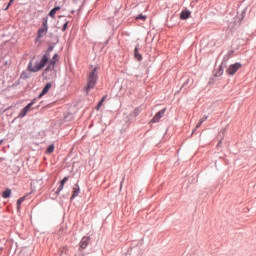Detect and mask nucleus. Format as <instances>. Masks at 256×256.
<instances>
[{
    "label": "nucleus",
    "instance_id": "8",
    "mask_svg": "<svg viewBox=\"0 0 256 256\" xmlns=\"http://www.w3.org/2000/svg\"><path fill=\"white\" fill-rule=\"evenodd\" d=\"M189 17H191V12L189 10H184L181 12L180 14V19H189Z\"/></svg>",
    "mask_w": 256,
    "mask_h": 256
},
{
    "label": "nucleus",
    "instance_id": "27",
    "mask_svg": "<svg viewBox=\"0 0 256 256\" xmlns=\"http://www.w3.org/2000/svg\"><path fill=\"white\" fill-rule=\"evenodd\" d=\"M9 7H11V2H9V4L7 5V7L5 8V11H7V9H9Z\"/></svg>",
    "mask_w": 256,
    "mask_h": 256
},
{
    "label": "nucleus",
    "instance_id": "18",
    "mask_svg": "<svg viewBox=\"0 0 256 256\" xmlns=\"http://www.w3.org/2000/svg\"><path fill=\"white\" fill-rule=\"evenodd\" d=\"M136 19H141L142 21H145V19H147V16L140 14V15L136 16Z\"/></svg>",
    "mask_w": 256,
    "mask_h": 256
},
{
    "label": "nucleus",
    "instance_id": "12",
    "mask_svg": "<svg viewBox=\"0 0 256 256\" xmlns=\"http://www.w3.org/2000/svg\"><path fill=\"white\" fill-rule=\"evenodd\" d=\"M134 56H135V58H136L138 61H141V59H143V57L141 56V54H139V47H138V46L135 47Z\"/></svg>",
    "mask_w": 256,
    "mask_h": 256
},
{
    "label": "nucleus",
    "instance_id": "14",
    "mask_svg": "<svg viewBox=\"0 0 256 256\" xmlns=\"http://www.w3.org/2000/svg\"><path fill=\"white\" fill-rule=\"evenodd\" d=\"M105 101V96L99 101V103L96 106V110L99 111L101 107H103V102Z\"/></svg>",
    "mask_w": 256,
    "mask_h": 256
},
{
    "label": "nucleus",
    "instance_id": "19",
    "mask_svg": "<svg viewBox=\"0 0 256 256\" xmlns=\"http://www.w3.org/2000/svg\"><path fill=\"white\" fill-rule=\"evenodd\" d=\"M67 181H69V177H64V178L61 180L60 184L65 185V183H67Z\"/></svg>",
    "mask_w": 256,
    "mask_h": 256
},
{
    "label": "nucleus",
    "instance_id": "28",
    "mask_svg": "<svg viewBox=\"0 0 256 256\" xmlns=\"http://www.w3.org/2000/svg\"><path fill=\"white\" fill-rule=\"evenodd\" d=\"M123 181H125V178L122 179V182H121V187H123Z\"/></svg>",
    "mask_w": 256,
    "mask_h": 256
},
{
    "label": "nucleus",
    "instance_id": "7",
    "mask_svg": "<svg viewBox=\"0 0 256 256\" xmlns=\"http://www.w3.org/2000/svg\"><path fill=\"white\" fill-rule=\"evenodd\" d=\"M51 87H53V84L47 83L45 85V87L43 88L42 92L39 94L38 99H41V97H43V95H47V93H49V89H51Z\"/></svg>",
    "mask_w": 256,
    "mask_h": 256
},
{
    "label": "nucleus",
    "instance_id": "10",
    "mask_svg": "<svg viewBox=\"0 0 256 256\" xmlns=\"http://www.w3.org/2000/svg\"><path fill=\"white\" fill-rule=\"evenodd\" d=\"M61 9V7L56 6L54 7L50 12H49V17H52V19L55 18V15L57 13V11H59Z\"/></svg>",
    "mask_w": 256,
    "mask_h": 256
},
{
    "label": "nucleus",
    "instance_id": "20",
    "mask_svg": "<svg viewBox=\"0 0 256 256\" xmlns=\"http://www.w3.org/2000/svg\"><path fill=\"white\" fill-rule=\"evenodd\" d=\"M209 119V116H205L204 118L200 119V123H205Z\"/></svg>",
    "mask_w": 256,
    "mask_h": 256
},
{
    "label": "nucleus",
    "instance_id": "5",
    "mask_svg": "<svg viewBox=\"0 0 256 256\" xmlns=\"http://www.w3.org/2000/svg\"><path fill=\"white\" fill-rule=\"evenodd\" d=\"M35 103V100H33L32 102H30L28 105H26L21 112L19 113V117L21 119H23V117H25L27 115V113H29V111L31 110V107H33Z\"/></svg>",
    "mask_w": 256,
    "mask_h": 256
},
{
    "label": "nucleus",
    "instance_id": "25",
    "mask_svg": "<svg viewBox=\"0 0 256 256\" xmlns=\"http://www.w3.org/2000/svg\"><path fill=\"white\" fill-rule=\"evenodd\" d=\"M244 17H245V10H243L241 13V20H243Z\"/></svg>",
    "mask_w": 256,
    "mask_h": 256
},
{
    "label": "nucleus",
    "instance_id": "11",
    "mask_svg": "<svg viewBox=\"0 0 256 256\" xmlns=\"http://www.w3.org/2000/svg\"><path fill=\"white\" fill-rule=\"evenodd\" d=\"M75 197H79V185H75L73 188V194L71 199H75Z\"/></svg>",
    "mask_w": 256,
    "mask_h": 256
},
{
    "label": "nucleus",
    "instance_id": "1",
    "mask_svg": "<svg viewBox=\"0 0 256 256\" xmlns=\"http://www.w3.org/2000/svg\"><path fill=\"white\" fill-rule=\"evenodd\" d=\"M58 57L59 55L55 54L53 56V59L49 61V55L44 54L41 57V59L36 61L34 64L33 62H30L28 65V70L31 71L32 73H37V71H41V69H43V67H45V65H47L48 63V66L44 70V73H49V71H53V69H55V63H57Z\"/></svg>",
    "mask_w": 256,
    "mask_h": 256
},
{
    "label": "nucleus",
    "instance_id": "4",
    "mask_svg": "<svg viewBox=\"0 0 256 256\" xmlns=\"http://www.w3.org/2000/svg\"><path fill=\"white\" fill-rule=\"evenodd\" d=\"M166 111H167V109L164 108V109L160 110L158 113H156V115L151 120V123H159V121H161V119H163V117L165 116Z\"/></svg>",
    "mask_w": 256,
    "mask_h": 256
},
{
    "label": "nucleus",
    "instance_id": "21",
    "mask_svg": "<svg viewBox=\"0 0 256 256\" xmlns=\"http://www.w3.org/2000/svg\"><path fill=\"white\" fill-rule=\"evenodd\" d=\"M209 119V116H205L204 118L200 119V123H205Z\"/></svg>",
    "mask_w": 256,
    "mask_h": 256
},
{
    "label": "nucleus",
    "instance_id": "26",
    "mask_svg": "<svg viewBox=\"0 0 256 256\" xmlns=\"http://www.w3.org/2000/svg\"><path fill=\"white\" fill-rule=\"evenodd\" d=\"M134 113H135V115H139V108H136V109L134 110Z\"/></svg>",
    "mask_w": 256,
    "mask_h": 256
},
{
    "label": "nucleus",
    "instance_id": "24",
    "mask_svg": "<svg viewBox=\"0 0 256 256\" xmlns=\"http://www.w3.org/2000/svg\"><path fill=\"white\" fill-rule=\"evenodd\" d=\"M67 25H68V23L66 22V23L63 25V27H62V31H65V30L67 29Z\"/></svg>",
    "mask_w": 256,
    "mask_h": 256
},
{
    "label": "nucleus",
    "instance_id": "22",
    "mask_svg": "<svg viewBox=\"0 0 256 256\" xmlns=\"http://www.w3.org/2000/svg\"><path fill=\"white\" fill-rule=\"evenodd\" d=\"M63 187H65V185L61 184L58 187V193H60V191H63Z\"/></svg>",
    "mask_w": 256,
    "mask_h": 256
},
{
    "label": "nucleus",
    "instance_id": "9",
    "mask_svg": "<svg viewBox=\"0 0 256 256\" xmlns=\"http://www.w3.org/2000/svg\"><path fill=\"white\" fill-rule=\"evenodd\" d=\"M88 245H89V239L87 237L82 238L80 242L81 249H87Z\"/></svg>",
    "mask_w": 256,
    "mask_h": 256
},
{
    "label": "nucleus",
    "instance_id": "15",
    "mask_svg": "<svg viewBox=\"0 0 256 256\" xmlns=\"http://www.w3.org/2000/svg\"><path fill=\"white\" fill-rule=\"evenodd\" d=\"M55 151V146L54 145H50L47 150L46 153H48L49 155H51V153H53Z\"/></svg>",
    "mask_w": 256,
    "mask_h": 256
},
{
    "label": "nucleus",
    "instance_id": "13",
    "mask_svg": "<svg viewBox=\"0 0 256 256\" xmlns=\"http://www.w3.org/2000/svg\"><path fill=\"white\" fill-rule=\"evenodd\" d=\"M2 197H3V199H9V197H11V189H6V190L2 193Z\"/></svg>",
    "mask_w": 256,
    "mask_h": 256
},
{
    "label": "nucleus",
    "instance_id": "3",
    "mask_svg": "<svg viewBox=\"0 0 256 256\" xmlns=\"http://www.w3.org/2000/svg\"><path fill=\"white\" fill-rule=\"evenodd\" d=\"M47 18L43 19L42 27L38 30V36L36 38V41H39L41 37H45L47 35V31H49V26L47 24Z\"/></svg>",
    "mask_w": 256,
    "mask_h": 256
},
{
    "label": "nucleus",
    "instance_id": "17",
    "mask_svg": "<svg viewBox=\"0 0 256 256\" xmlns=\"http://www.w3.org/2000/svg\"><path fill=\"white\" fill-rule=\"evenodd\" d=\"M220 75H223V67L220 66L219 70L216 73V77H220Z\"/></svg>",
    "mask_w": 256,
    "mask_h": 256
},
{
    "label": "nucleus",
    "instance_id": "23",
    "mask_svg": "<svg viewBox=\"0 0 256 256\" xmlns=\"http://www.w3.org/2000/svg\"><path fill=\"white\" fill-rule=\"evenodd\" d=\"M201 125H203V123H202V122H199V123L196 125V127H195V131H196V129H199V127H201Z\"/></svg>",
    "mask_w": 256,
    "mask_h": 256
},
{
    "label": "nucleus",
    "instance_id": "29",
    "mask_svg": "<svg viewBox=\"0 0 256 256\" xmlns=\"http://www.w3.org/2000/svg\"><path fill=\"white\" fill-rule=\"evenodd\" d=\"M13 1H15V0H10V3H13Z\"/></svg>",
    "mask_w": 256,
    "mask_h": 256
},
{
    "label": "nucleus",
    "instance_id": "2",
    "mask_svg": "<svg viewBox=\"0 0 256 256\" xmlns=\"http://www.w3.org/2000/svg\"><path fill=\"white\" fill-rule=\"evenodd\" d=\"M97 67H95L89 74H88V84L86 87V91H91L95 84L97 83V79L99 77V72L97 71Z\"/></svg>",
    "mask_w": 256,
    "mask_h": 256
},
{
    "label": "nucleus",
    "instance_id": "16",
    "mask_svg": "<svg viewBox=\"0 0 256 256\" xmlns=\"http://www.w3.org/2000/svg\"><path fill=\"white\" fill-rule=\"evenodd\" d=\"M23 201H25V197H21L20 199L17 200L18 209L21 208V203H23Z\"/></svg>",
    "mask_w": 256,
    "mask_h": 256
},
{
    "label": "nucleus",
    "instance_id": "30",
    "mask_svg": "<svg viewBox=\"0 0 256 256\" xmlns=\"http://www.w3.org/2000/svg\"><path fill=\"white\" fill-rule=\"evenodd\" d=\"M0 143H3V140H1Z\"/></svg>",
    "mask_w": 256,
    "mask_h": 256
},
{
    "label": "nucleus",
    "instance_id": "6",
    "mask_svg": "<svg viewBox=\"0 0 256 256\" xmlns=\"http://www.w3.org/2000/svg\"><path fill=\"white\" fill-rule=\"evenodd\" d=\"M239 69H241V63H235L230 65V67L227 70V73L229 75H235L237 71H239Z\"/></svg>",
    "mask_w": 256,
    "mask_h": 256
}]
</instances>
